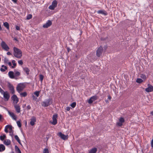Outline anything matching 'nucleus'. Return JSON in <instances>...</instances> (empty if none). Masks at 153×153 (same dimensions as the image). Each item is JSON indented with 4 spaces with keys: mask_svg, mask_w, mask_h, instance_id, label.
<instances>
[{
    "mask_svg": "<svg viewBox=\"0 0 153 153\" xmlns=\"http://www.w3.org/2000/svg\"><path fill=\"white\" fill-rule=\"evenodd\" d=\"M16 29L17 30H20V27L18 26H16Z\"/></svg>",
    "mask_w": 153,
    "mask_h": 153,
    "instance_id": "47",
    "label": "nucleus"
},
{
    "mask_svg": "<svg viewBox=\"0 0 153 153\" xmlns=\"http://www.w3.org/2000/svg\"><path fill=\"white\" fill-rule=\"evenodd\" d=\"M1 67H2L1 68H4L5 69H7V67L6 66H5L4 65H2L1 66Z\"/></svg>",
    "mask_w": 153,
    "mask_h": 153,
    "instance_id": "46",
    "label": "nucleus"
},
{
    "mask_svg": "<svg viewBox=\"0 0 153 153\" xmlns=\"http://www.w3.org/2000/svg\"><path fill=\"white\" fill-rule=\"evenodd\" d=\"M7 54L8 55H11V53L9 52H7Z\"/></svg>",
    "mask_w": 153,
    "mask_h": 153,
    "instance_id": "49",
    "label": "nucleus"
},
{
    "mask_svg": "<svg viewBox=\"0 0 153 153\" xmlns=\"http://www.w3.org/2000/svg\"><path fill=\"white\" fill-rule=\"evenodd\" d=\"M5 149V146L3 144H0V152L3 151Z\"/></svg>",
    "mask_w": 153,
    "mask_h": 153,
    "instance_id": "24",
    "label": "nucleus"
},
{
    "mask_svg": "<svg viewBox=\"0 0 153 153\" xmlns=\"http://www.w3.org/2000/svg\"><path fill=\"white\" fill-rule=\"evenodd\" d=\"M27 108L28 110H29L30 109L31 107L30 105H28L27 106Z\"/></svg>",
    "mask_w": 153,
    "mask_h": 153,
    "instance_id": "48",
    "label": "nucleus"
},
{
    "mask_svg": "<svg viewBox=\"0 0 153 153\" xmlns=\"http://www.w3.org/2000/svg\"><path fill=\"white\" fill-rule=\"evenodd\" d=\"M7 63L10 66H11L12 64L11 62H9Z\"/></svg>",
    "mask_w": 153,
    "mask_h": 153,
    "instance_id": "52",
    "label": "nucleus"
},
{
    "mask_svg": "<svg viewBox=\"0 0 153 153\" xmlns=\"http://www.w3.org/2000/svg\"><path fill=\"white\" fill-rule=\"evenodd\" d=\"M148 88L145 89V91L148 92H151L153 91V86L150 84L148 85Z\"/></svg>",
    "mask_w": 153,
    "mask_h": 153,
    "instance_id": "10",
    "label": "nucleus"
},
{
    "mask_svg": "<svg viewBox=\"0 0 153 153\" xmlns=\"http://www.w3.org/2000/svg\"><path fill=\"white\" fill-rule=\"evenodd\" d=\"M8 75L9 77L11 79H15L14 73L13 71H10L8 72Z\"/></svg>",
    "mask_w": 153,
    "mask_h": 153,
    "instance_id": "19",
    "label": "nucleus"
},
{
    "mask_svg": "<svg viewBox=\"0 0 153 153\" xmlns=\"http://www.w3.org/2000/svg\"><path fill=\"white\" fill-rule=\"evenodd\" d=\"M52 24V22L50 20H48L47 22L45 24H44L43 27L44 28H48Z\"/></svg>",
    "mask_w": 153,
    "mask_h": 153,
    "instance_id": "16",
    "label": "nucleus"
},
{
    "mask_svg": "<svg viewBox=\"0 0 153 153\" xmlns=\"http://www.w3.org/2000/svg\"><path fill=\"white\" fill-rule=\"evenodd\" d=\"M1 45L2 48L6 51H8L9 49V48L4 41H2Z\"/></svg>",
    "mask_w": 153,
    "mask_h": 153,
    "instance_id": "4",
    "label": "nucleus"
},
{
    "mask_svg": "<svg viewBox=\"0 0 153 153\" xmlns=\"http://www.w3.org/2000/svg\"><path fill=\"white\" fill-rule=\"evenodd\" d=\"M16 123L18 126L20 128L21 127V124L20 121H17Z\"/></svg>",
    "mask_w": 153,
    "mask_h": 153,
    "instance_id": "38",
    "label": "nucleus"
},
{
    "mask_svg": "<svg viewBox=\"0 0 153 153\" xmlns=\"http://www.w3.org/2000/svg\"><path fill=\"white\" fill-rule=\"evenodd\" d=\"M52 103V99L51 98L46 100L42 102V105L44 107H47L50 105Z\"/></svg>",
    "mask_w": 153,
    "mask_h": 153,
    "instance_id": "3",
    "label": "nucleus"
},
{
    "mask_svg": "<svg viewBox=\"0 0 153 153\" xmlns=\"http://www.w3.org/2000/svg\"><path fill=\"white\" fill-rule=\"evenodd\" d=\"M8 129H9V130H10L12 129V126L10 125H7L5 128L4 131L6 133H8Z\"/></svg>",
    "mask_w": 153,
    "mask_h": 153,
    "instance_id": "17",
    "label": "nucleus"
},
{
    "mask_svg": "<svg viewBox=\"0 0 153 153\" xmlns=\"http://www.w3.org/2000/svg\"><path fill=\"white\" fill-rule=\"evenodd\" d=\"M18 63L19 65H22L23 64V62L22 60H19L18 61Z\"/></svg>",
    "mask_w": 153,
    "mask_h": 153,
    "instance_id": "42",
    "label": "nucleus"
},
{
    "mask_svg": "<svg viewBox=\"0 0 153 153\" xmlns=\"http://www.w3.org/2000/svg\"><path fill=\"white\" fill-rule=\"evenodd\" d=\"M25 85L23 83H20L16 87V90L18 92L20 93L25 88Z\"/></svg>",
    "mask_w": 153,
    "mask_h": 153,
    "instance_id": "2",
    "label": "nucleus"
},
{
    "mask_svg": "<svg viewBox=\"0 0 153 153\" xmlns=\"http://www.w3.org/2000/svg\"><path fill=\"white\" fill-rule=\"evenodd\" d=\"M141 77L143 79H145L146 78V76L144 74H141Z\"/></svg>",
    "mask_w": 153,
    "mask_h": 153,
    "instance_id": "43",
    "label": "nucleus"
},
{
    "mask_svg": "<svg viewBox=\"0 0 153 153\" xmlns=\"http://www.w3.org/2000/svg\"><path fill=\"white\" fill-rule=\"evenodd\" d=\"M6 136L5 135H3L2 136H0V139L1 140H3L5 138Z\"/></svg>",
    "mask_w": 153,
    "mask_h": 153,
    "instance_id": "36",
    "label": "nucleus"
},
{
    "mask_svg": "<svg viewBox=\"0 0 153 153\" xmlns=\"http://www.w3.org/2000/svg\"><path fill=\"white\" fill-rule=\"evenodd\" d=\"M2 118V116L0 114V121H1V119Z\"/></svg>",
    "mask_w": 153,
    "mask_h": 153,
    "instance_id": "51",
    "label": "nucleus"
},
{
    "mask_svg": "<svg viewBox=\"0 0 153 153\" xmlns=\"http://www.w3.org/2000/svg\"><path fill=\"white\" fill-rule=\"evenodd\" d=\"M70 51V49L68 48V51L69 52Z\"/></svg>",
    "mask_w": 153,
    "mask_h": 153,
    "instance_id": "57",
    "label": "nucleus"
},
{
    "mask_svg": "<svg viewBox=\"0 0 153 153\" xmlns=\"http://www.w3.org/2000/svg\"><path fill=\"white\" fill-rule=\"evenodd\" d=\"M98 13L100 14H104L105 15H107L106 12L104 10H100L98 11Z\"/></svg>",
    "mask_w": 153,
    "mask_h": 153,
    "instance_id": "25",
    "label": "nucleus"
},
{
    "mask_svg": "<svg viewBox=\"0 0 153 153\" xmlns=\"http://www.w3.org/2000/svg\"><path fill=\"white\" fill-rule=\"evenodd\" d=\"M32 97L33 100H35L36 99V98L35 97L34 95H33Z\"/></svg>",
    "mask_w": 153,
    "mask_h": 153,
    "instance_id": "50",
    "label": "nucleus"
},
{
    "mask_svg": "<svg viewBox=\"0 0 153 153\" xmlns=\"http://www.w3.org/2000/svg\"><path fill=\"white\" fill-rule=\"evenodd\" d=\"M57 135L59 137H60L62 139L64 140H65L67 139V136L62 134L61 132L58 133Z\"/></svg>",
    "mask_w": 153,
    "mask_h": 153,
    "instance_id": "15",
    "label": "nucleus"
},
{
    "mask_svg": "<svg viewBox=\"0 0 153 153\" xmlns=\"http://www.w3.org/2000/svg\"><path fill=\"white\" fill-rule=\"evenodd\" d=\"M15 3H16L17 2V0H12Z\"/></svg>",
    "mask_w": 153,
    "mask_h": 153,
    "instance_id": "53",
    "label": "nucleus"
},
{
    "mask_svg": "<svg viewBox=\"0 0 153 153\" xmlns=\"http://www.w3.org/2000/svg\"><path fill=\"white\" fill-rule=\"evenodd\" d=\"M13 54L15 56L18 58H20L22 56V52L19 49L15 47L13 48Z\"/></svg>",
    "mask_w": 153,
    "mask_h": 153,
    "instance_id": "1",
    "label": "nucleus"
},
{
    "mask_svg": "<svg viewBox=\"0 0 153 153\" xmlns=\"http://www.w3.org/2000/svg\"><path fill=\"white\" fill-rule=\"evenodd\" d=\"M20 95L21 97H25L27 95V93L26 92H25L21 93Z\"/></svg>",
    "mask_w": 153,
    "mask_h": 153,
    "instance_id": "30",
    "label": "nucleus"
},
{
    "mask_svg": "<svg viewBox=\"0 0 153 153\" xmlns=\"http://www.w3.org/2000/svg\"><path fill=\"white\" fill-rule=\"evenodd\" d=\"M40 92V91H36L34 92V94L37 97H38L39 96Z\"/></svg>",
    "mask_w": 153,
    "mask_h": 153,
    "instance_id": "32",
    "label": "nucleus"
},
{
    "mask_svg": "<svg viewBox=\"0 0 153 153\" xmlns=\"http://www.w3.org/2000/svg\"><path fill=\"white\" fill-rule=\"evenodd\" d=\"M44 78V76L42 74H40L39 75V79L41 81V83L42 82V81L43 80Z\"/></svg>",
    "mask_w": 153,
    "mask_h": 153,
    "instance_id": "33",
    "label": "nucleus"
},
{
    "mask_svg": "<svg viewBox=\"0 0 153 153\" xmlns=\"http://www.w3.org/2000/svg\"><path fill=\"white\" fill-rule=\"evenodd\" d=\"M8 61H9V60L7 58H5L4 59V63H7L9 62Z\"/></svg>",
    "mask_w": 153,
    "mask_h": 153,
    "instance_id": "41",
    "label": "nucleus"
},
{
    "mask_svg": "<svg viewBox=\"0 0 153 153\" xmlns=\"http://www.w3.org/2000/svg\"><path fill=\"white\" fill-rule=\"evenodd\" d=\"M6 70V69H5L4 68H0V71L2 72L5 71Z\"/></svg>",
    "mask_w": 153,
    "mask_h": 153,
    "instance_id": "44",
    "label": "nucleus"
},
{
    "mask_svg": "<svg viewBox=\"0 0 153 153\" xmlns=\"http://www.w3.org/2000/svg\"><path fill=\"white\" fill-rule=\"evenodd\" d=\"M103 48L102 47H100L97 50V56L98 57H100V55L102 53V52Z\"/></svg>",
    "mask_w": 153,
    "mask_h": 153,
    "instance_id": "9",
    "label": "nucleus"
},
{
    "mask_svg": "<svg viewBox=\"0 0 153 153\" xmlns=\"http://www.w3.org/2000/svg\"><path fill=\"white\" fill-rule=\"evenodd\" d=\"M8 112L9 115L13 120L16 121V116L13 113L9 111H8Z\"/></svg>",
    "mask_w": 153,
    "mask_h": 153,
    "instance_id": "11",
    "label": "nucleus"
},
{
    "mask_svg": "<svg viewBox=\"0 0 153 153\" xmlns=\"http://www.w3.org/2000/svg\"><path fill=\"white\" fill-rule=\"evenodd\" d=\"M97 99V97L96 96H94L91 97L88 100V102L89 104L92 103L93 102Z\"/></svg>",
    "mask_w": 153,
    "mask_h": 153,
    "instance_id": "8",
    "label": "nucleus"
},
{
    "mask_svg": "<svg viewBox=\"0 0 153 153\" xmlns=\"http://www.w3.org/2000/svg\"><path fill=\"white\" fill-rule=\"evenodd\" d=\"M14 107L15 108L16 110V112L19 113L20 112V106L16 104H15Z\"/></svg>",
    "mask_w": 153,
    "mask_h": 153,
    "instance_id": "20",
    "label": "nucleus"
},
{
    "mask_svg": "<svg viewBox=\"0 0 153 153\" xmlns=\"http://www.w3.org/2000/svg\"><path fill=\"white\" fill-rule=\"evenodd\" d=\"M36 121V117L34 116L31 117L30 119V124L32 126H33L35 125V123Z\"/></svg>",
    "mask_w": 153,
    "mask_h": 153,
    "instance_id": "14",
    "label": "nucleus"
},
{
    "mask_svg": "<svg viewBox=\"0 0 153 153\" xmlns=\"http://www.w3.org/2000/svg\"><path fill=\"white\" fill-rule=\"evenodd\" d=\"M14 75L15 79H17V77L19 76L20 75V73L19 71H15Z\"/></svg>",
    "mask_w": 153,
    "mask_h": 153,
    "instance_id": "21",
    "label": "nucleus"
},
{
    "mask_svg": "<svg viewBox=\"0 0 153 153\" xmlns=\"http://www.w3.org/2000/svg\"><path fill=\"white\" fill-rule=\"evenodd\" d=\"M12 153H14V152H12Z\"/></svg>",
    "mask_w": 153,
    "mask_h": 153,
    "instance_id": "59",
    "label": "nucleus"
},
{
    "mask_svg": "<svg viewBox=\"0 0 153 153\" xmlns=\"http://www.w3.org/2000/svg\"><path fill=\"white\" fill-rule=\"evenodd\" d=\"M11 98L13 100V103L14 104H16L19 102V99L16 95H14Z\"/></svg>",
    "mask_w": 153,
    "mask_h": 153,
    "instance_id": "13",
    "label": "nucleus"
},
{
    "mask_svg": "<svg viewBox=\"0 0 153 153\" xmlns=\"http://www.w3.org/2000/svg\"><path fill=\"white\" fill-rule=\"evenodd\" d=\"M4 91L1 89V88L0 87V92L1 94H3Z\"/></svg>",
    "mask_w": 153,
    "mask_h": 153,
    "instance_id": "45",
    "label": "nucleus"
},
{
    "mask_svg": "<svg viewBox=\"0 0 153 153\" xmlns=\"http://www.w3.org/2000/svg\"><path fill=\"white\" fill-rule=\"evenodd\" d=\"M4 143L6 145L8 146L10 144L11 141L7 139L4 140Z\"/></svg>",
    "mask_w": 153,
    "mask_h": 153,
    "instance_id": "22",
    "label": "nucleus"
},
{
    "mask_svg": "<svg viewBox=\"0 0 153 153\" xmlns=\"http://www.w3.org/2000/svg\"><path fill=\"white\" fill-rule=\"evenodd\" d=\"M70 108L69 107H68V111L70 110Z\"/></svg>",
    "mask_w": 153,
    "mask_h": 153,
    "instance_id": "55",
    "label": "nucleus"
},
{
    "mask_svg": "<svg viewBox=\"0 0 153 153\" xmlns=\"http://www.w3.org/2000/svg\"><path fill=\"white\" fill-rule=\"evenodd\" d=\"M57 5V2L56 1H53L52 3V4L50 5L49 7V8L51 10H53L56 7Z\"/></svg>",
    "mask_w": 153,
    "mask_h": 153,
    "instance_id": "5",
    "label": "nucleus"
},
{
    "mask_svg": "<svg viewBox=\"0 0 153 153\" xmlns=\"http://www.w3.org/2000/svg\"><path fill=\"white\" fill-rule=\"evenodd\" d=\"M24 71L27 73V74H28L30 71V70L27 67H25L23 68Z\"/></svg>",
    "mask_w": 153,
    "mask_h": 153,
    "instance_id": "28",
    "label": "nucleus"
},
{
    "mask_svg": "<svg viewBox=\"0 0 153 153\" xmlns=\"http://www.w3.org/2000/svg\"><path fill=\"white\" fill-rule=\"evenodd\" d=\"M32 15L31 14H30L28 15L27 17V20H29L32 18Z\"/></svg>",
    "mask_w": 153,
    "mask_h": 153,
    "instance_id": "35",
    "label": "nucleus"
},
{
    "mask_svg": "<svg viewBox=\"0 0 153 153\" xmlns=\"http://www.w3.org/2000/svg\"><path fill=\"white\" fill-rule=\"evenodd\" d=\"M8 87L11 93L12 94H13L14 93V90L13 86L11 84H9L8 85Z\"/></svg>",
    "mask_w": 153,
    "mask_h": 153,
    "instance_id": "18",
    "label": "nucleus"
},
{
    "mask_svg": "<svg viewBox=\"0 0 153 153\" xmlns=\"http://www.w3.org/2000/svg\"><path fill=\"white\" fill-rule=\"evenodd\" d=\"M124 122V119L123 117H121L119 119V122L117 123V124L118 126H121Z\"/></svg>",
    "mask_w": 153,
    "mask_h": 153,
    "instance_id": "12",
    "label": "nucleus"
},
{
    "mask_svg": "<svg viewBox=\"0 0 153 153\" xmlns=\"http://www.w3.org/2000/svg\"><path fill=\"white\" fill-rule=\"evenodd\" d=\"M143 81V80L140 78H138L136 80V82L138 83H141Z\"/></svg>",
    "mask_w": 153,
    "mask_h": 153,
    "instance_id": "34",
    "label": "nucleus"
},
{
    "mask_svg": "<svg viewBox=\"0 0 153 153\" xmlns=\"http://www.w3.org/2000/svg\"><path fill=\"white\" fill-rule=\"evenodd\" d=\"M3 25L7 29H9V25L8 23L7 22H5L4 23Z\"/></svg>",
    "mask_w": 153,
    "mask_h": 153,
    "instance_id": "27",
    "label": "nucleus"
},
{
    "mask_svg": "<svg viewBox=\"0 0 153 153\" xmlns=\"http://www.w3.org/2000/svg\"><path fill=\"white\" fill-rule=\"evenodd\" d=\"M57 114H54L52 117L53 121L51 123L53 125H55L57 123Z\"/></svg>",
    "mask_w": 153,
    "mask_h": 153,
    "instance_id": "7",
    "label": "nucleus"
},
{
    "mask_svg": "<svg viewBox=\"0 0 153 153\" xmlns=\"http://www.w3.org/2000/svg\"><path fill=\"white\" fill-rule=\"evenodd\" d=\"M97 151V149L96 148H94L91 149L89 151V153H96Z\"/></svg>",
    "mask_w": 153,
    "mask_h": 153,
    "instance_id": "23",
    "label": "nucleus"
},
{
    "mask_svg": "<svg viewBox=\"0 0 153 153\" xmlns=\"http://www.w3.org/2000/svg\"><path fill=\"white\" fill-rule=\"evenodd\" d=\"M151 114L152 115H153V111H152L151 113Z\"/></svg>",
    "mask_w": 153,
    "mask_h": 153,
    "instance_id": "56",
    "label": "nucleus"
},
{
    "mask_svg": "<svg viewBox=\"0 0 153 153\" xmlns=\"http://www.w3.org/2000/svg\"><path fill=\"white\" fill-rule=\"evenodd\" d=\"M15 151H16V152L17 153H21V152L20 149H19V148H18V147L17 146H15Z\"/></svg>",
    "mask_w": 153,
    "mask_h": 153,
    "instance_id": "26",
    "label": "nucleus"
},
{
    "mask_svg": "<svg viewBox=\"0 0 153 153\" xmlns=\"http://www.w3.org/2000/svg\"><path fill=\"white\" fill-rule=\"evenodd\" d=\"M2 94L3 95V96L4 99V100L5 101H7L9 100L10 96L8 92L4 91L3 94Z\"/></svg>",
    "mask_w": 153,
    "mask_h": 153,
    "instance_id": "6",
    "label": "nucleus"
},
{
    "mask_svg": "<svg viewBox=\"0 0 153 153\" xmlns=\"http://www.w3.org/2000/svg\"><path fill=\"white\" fill-rule=\"evenodd\" d=\"M9 133H10V135L11 136H12V135H13V130L12 129L10 130H9Z\"/></svg>",
    "mask_w": 153,
    "mask_h": 153,
    "instance_id": "40",
    "label": "nucleus"
},
{
    "mask_svg": "<svg viewBox=\"0 0 153 153\" xmlns=\"http://www.w3.org/2000/svg\"><path fill=\"white\" fill-rule=\"evenodd\" d=\"M27 125V122L26 123V125Z\"/></svg>",
    "mask_w": 153,
    "mask_h": 153,
    "instance_id": "58",
    "label": "nucleus"
},
{
    "mask_svg": "<svg viewBox=\"0 0 153 153\" xmlns=\"http://www.w3.org/2000/svg\"><path fill=\"white\" fill-rule=\"evenodd\" d=\"M76 105V104L75 102H73L70 105L72 107L74 108L75 107Z\"/></svg>",
    "mask_w": 153,
    "mask_h": 153,
    "instance_id": "37",
    "label": "nucleus"
},
{
    "mask_svg": "<svg viewBox=\"0 0 153 153\" xmlns=\"http://www.w3.org/2000/svg\"><path fill=\"white\" fill-rule=\"evenodd\" d=\"M108 99H109V100H111V97H110V96H108Z\"/></svg>",
    "mask_w": 153,
    "mask_h": 153,
    "instance_id": "54",
    "label": "nucleus"
},
{
    "mask_svg": "<svg viewBox=\"0 0 153 153\" xmlns=\"http://www.w3.org/2000/svg\"><path fill=\"white\" fill-rule=\"evenodd\" d=\"M12 63L13 65V66H11L12 68H14L16 66V64L15 63V60H13L12 61Z\"/></svg>",
    "mask_w": 153,
    "mask_h": 153,
    "instance_id": "31",
    "label": "nucleus"
},
{
    "mask_svg": "<svg viewBox=\"0 0 153 153\" xmlns=\"http://www.w3.org/2000/svg\"><path fill=\"white\" fill-rule=\"evenodd\" d=\"M43 153H49L48 150L47 148L45 149L43 151Z\"/></svg>",
    "mask_w": 153,
    "mask_h": 153,
    "instance_id": "39",
    "label": "nucleus"
},
{
    "mask_svg": "<svg viewBox=\"0 0 153 153\" xmlns=\"http://www.w3.org/2000/svg\"><path fill=\"white\" fill-rule=\"evenodd\" d=\"M15 139L18 141V142L20 144H21V141L20 140L18 136L17 135H16L15 136Z\"/></svg>",
    "mask_w": 153,
    "mask_h": 153,
    "instance_id": "29",
    "label": "nucleus"
}]
</instances>
